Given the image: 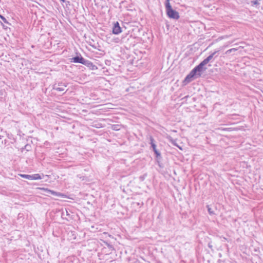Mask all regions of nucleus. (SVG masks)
Masks as SVG:
<instances>
[{
  "label": "nucleus",
  "mask_w": 263,
  "mask_h": 263,
  "mask_svg": "<svg viewBox=\"0 0 263 263\" xmlns=\"http://www.w3.org/2000/svg\"><path fill=\"white\" fill-rule=\"evenodd\" d=\"M202 70L197 66H195L183 80V85H186L193 80L201 76Z\"/></svg>",
  "instance_id": "f257e3e1"
},
{
  "label": "nucleus",
  "mask_w": 263,
  "mask_h": 263,
  "mask_svg": "<svg viewBox=\"0 0 263 263\" xmlns=\"http://www.w3.org/2000/svg\"><path fill=\"white\" fill-rule=\"evenodd\" d=\"M170 0H165L164 5L167 16L173 20H178L180 17L178 12L174 10L170 3Z\"/></svg>",
  "instance_id": "f03ea898"
},
{
  "label": "nucleus",
  "mask_w": 263,
  "mask_h": 263,
  "mask_svg": "<svg viewBox=\"0 0 263 263\" xmlns=\"http://www.w3.org/2000/svg\"><path fill=\"white\" fill-rule=\"evenodd\" d=\"M76 53L77 55L76 57H74L69 59L70 62L80 63L83 65L86 59H85L80 53L77 52Z\"/></svg>",
  "instance_id": "7ed1b4c3"
},
{
  "label": "nucleus",
  "mask_w": 263,
  "mask_h": 263,
  "mask_svg": "<svg viewBox=\"0 0 263 263\" xmlns=\"http://www.w3.org/2000/svg\"><path fill=\"white\" fill-rule=\"evenodd\" d=\"M67 87V84L65 83L60 82L55 83L53 85V89L58 91H63Z\"/></svg>",
  "instance_id": "20e7f679"
},
{
  "label": "nucleus",
  "mask_w": 263,
  "mask_h": 263,
  "mask_svg": "<svg viewBox=\"0 0 263 263\" xmlns=\"http://www.w3.org/2000/svg\"><path fill=\"white\" fill-rule=\"evenodd\" d=\"M154 154L156 157L155 160L158 165L160 167L162 168L163 167V164L161 163L162 157L161 156L160 152L158 150L157 151L154 152Z\"/></svg>",
  "instance_id": "39448f33"
},
{
  "label": "nucleus",
  "mask_w": 263,
  "mask_h": 263,
  "mask_svg": "<svg viewBox=\"0 0 263 263\" xmlns=\"http://www.w3.org/2000/svg\"><path fill=\"white\" fill-rule=\"evenodd\" d=\"M112 32L114 34H119L122 32L121 27L120 26L118 22H116L114 23Z\"/></svg>",
  "instance_id": "423d86ee"
},
{
  "label": "nucleus",
  "mask_w": 263,
  "mask_h": 263,
  "mask_svg": "<svg viewBox=\"0 0 263 263\" xmlns=\"http://www.w3.org/2000/svg\"><path fill=\"white\" fill-rule=\"evenodd\" d=\"M41 189L45 190L47 194H48V195L51 194L53 196H57V197H63L65 196V195H64L63 194H62L61 193L57 192H55V191H54L52 190H49L48 189L42 188Z\"/></svg>",
  "instance_id": "0eeeda50"
},
{
  "label": "nucleus",
  "mask_w": 263,
  "mask_h": 263,
  "mask_svg": "<svg viewBox=\"0 0 263 263\" xmlns=\"http://www.w3.org/2000/svg\"><path fill=\"white\" fill-rule=\"evenodd\" d=\"M219 51L220 50H217L212 52L207 58H206L205 60L208 63L212 62V60L215 59L216 58L218 57Z\"/></svg>",
  "instance_id": "6e6552de"
},
{
  "label": "nucleus",
  "mask_w": 263,
  "mask_h": 263,
  "mask_svg": "<svg viewBox=\"0 0 263 263\" xmlns=\"http://www.w3.org/2000/svg\"><path fill=\"white\" fill-rule=\"evenodd\" d=\"M88 68H89L90 70H96L98 69V67L96 65H94L91 61L86 60L84 64Z\"/></svg>",
  "instance_id": "1a4fd4ad"
},
{
  "label": "nucleus",
  "mask_w": 263,
  "mask_h": 263,
  "mask_svg": "<svg viewBox=\"0 0 263 263\" xmlns=\"http://www.w3.org/2000/svg\"><path fill=\"white\" fill-rule=\"evenodd\" d=\"M149 140H150L149 144H151V147L153 149V152H154L155 151H158V149L156 148L157 145L156 144L155 140L154 139V138L151 136H149Z\"/></svg>",
  "instance_id": "9d476101"
},
{
  "label": "nucleus",
  "mask_w": 263,
  "mask_h": 263,
  "mask_svg": "<svg viewBox=\"0 0 263 263\" xmlns=\"http://www.w3.org/2000/svg\"><path fill=\"white\" fill-rule=\"evenodd\" d=\"M208 63L206 62V61L204 59L199 64L197 65L198 67L200 69V70H202V71H204L206 70L207 69L206 67H205L204 66L206 65Z\"/></svg>",
  "instance_id": "9b49d317"
},
{
  "label": "nucleus",
  "mask_w": 263,
  "mask_h": 263,
  "mask_svg": "<svg viewBox=\"0 0 263 263\" xmlns=\"http://www.w3.org/2000/svg\"><path fill=\"white\" fill-rule=\"evenodd\" d=\"M61 217L63 219H66L67 220H68L69 218H70V215L68 213V212L67 211V210H65V211H63L61 214Z\"/></svg>",
  "instance_id": "f8f14e48"
},
{
  "label": "nucleus",
  "mask_w": 263,
  "mask_h": 263,
  "mask_svg": "<svg viewBox=\"0 0 263 263\" xmlns=\"http://www.w3.org/2000/svg\"><path fill=\"white\" fill-rule=\"evenodd\" d=\"M42 179V177L39 174H34L31 175V180H35Z\"/></svg>",
  "instance_id": "ddd939ff"
},
{
  "label": "nucleus",
  "mask_w": 263,
  "mask_h": 263,
  "mask_svg": "<svg viewBox=\"0 0 263 263\" xmlns=\"http://www.w3.org/2000/svg\"><path fill=\"white\" fill-rule=\"evenodd\" d=\"M111 128L114 130L118 131L121 128V125L112 124L111 125Z\"/></svg>",
  "instance_id": "4468645a"
},
{
  "label": "nucleus",
  "mask_w": 263,
  "mask_h": 263,
  "mask_svg": "<svg viewBox=\"0 0 263 263\" xmlns=\"http://www.w3.org/2000/svg\"><path fill=\"white\" fill-rule=\"evenodd\" d=\"M21 177L27 179L29 180H31V175H27V174H18Z\"/></svg>",
  "instance_id": "2eb2a0df"
},
{
  "label": "nucleus",
  "mask_w": 263,
  "mask_h": 263,
  "mask_svg": "<svg viewBox=\"0 0 263 263\" xmlns=\"http://www.w3.org/2000/svg\"><path fill=\"white\" fill-rule=\"evenodd\" d=\"M237 50H238V48H231V49H229L227 51H226L225 52V54H229L233 52L237 51Z\"/></svg>",
  "instance_id": "dca6fc26"
},
{
  "label": "nucleus",
  "mask_w": 263,
  "mask_h": 263,
  "mask_svg": "<svg viewBox=\"0 0 263 263\" xmlns=\"http://www.w3.org/2000/svg\"><path fill=\"white\" fill-rule=\"evenodd\" d=\"M167 139L169 140V141L172 143V144H173L175 146H177V144H176V140H174L172 137L169 136Z\"/></svg>",
  "instance_id": "f3484780"
},
{
  "label": "nucleus",
  "mask_w": 263,
  "mask_h": 263,
  "mask_svg": "<svg viewBox=\"0 0 263 263\" xmlns=\"http://www.w3.org/2000/svg\"><path fill=\"white\" fill-rule=\"evenodd\" d=\"M207 209H208V211L209 212V213L211 215H214L215 213L213 211V210L210 207V206L209 205H207Z\"/></svg>",
  "instance_id": "a211bd4d"
},
{
  "label": "nucleus",
  "mask_w": 263,
  "mask_h": 263,
  "mask_svg": "<svg viewBox=\"0 0 263 263\" xmlns=\"http://www.w3.org/2000/svg\"><path fill=\"white\" fill-rule=\"evenodd\" d=\"M261 0H254V1H252L251 2V4L252 6L253 5H256V6L259 5V1H260Z\"/></svg>",
  "instance_id": "6ab92c4d"
},
{
  "label": "nucleus",
  "mask_w": 263,
  "mask_h": 263,
  "mask_svg": "<svg viewBox=\"0 0 263 263\" xmlns=\"http://www.w3.org/2000/svg\"><path fill=\"white\" fill-rule=\"evenodd\" d=\"M147 176V174L145 173L143 175L139 176V179L141 181H143Z\"/></svg>",
  "instance_id": "aec40b11"
},
{
  "label": "nucleus",
  "mask_w": 263,
  "mask_h": 263,
  "mask_svg": "<svg viewBox=\"0 0 263 263\" xmlns=\"http://www.w3.org/2000/svg\"><path fill=\"white\" fill-rule=\"evenodd\" d=\"M0 18L6 24H9V22L7 20V19L3 15H0Z\"/></svg>",
  "instance_id": "412c9836"
},
{
  "label": "nucleus",
  "mask_w": 263,
  "mask_h": 263,
  "mask_svg": "<svg viewBox=\"0 0 263 263\" xmlns=\"http://www.w3.org/2000/svg\"><path fill=\"white\" fill-rule=\"evenodd\" d=\"M106 244L108 248L111 249H114V247H113L112 245L109 244L108 242H106Z\"/></svg>",
  "instance_id": "4be33fe9"
},
{
  "label": "nucleus",
  "mask_w": 263,
  "mask_h": 263,
  "mask_svg": "<svg viewBox=\"0 0 263 263\" xmlns=\"http://www.w3.org/2000/svg\"><path fill=\"white\" fill-rule=\"evenodd\" d=\"M89 45L90 46H91V47H92L93 48L97 49V46H96V45L95 44H93L92 42H89Z\"/></svg>",
  "instance_id": "5701e85b"
},
{
  "label": "nucleus",
  "mask_w": 263,
  "mask_h": 263,
  "mask_svg": "<svg viewBox=\"0 0 263 263\" xmlns=\"http://www.w3.org/2000/svg\"><path fill=\"white\" fill-rule=\"evenodd\" d=\"M208 246L209 248H210V249H211L212 250H213L212 249V247H213V246L212 245V242H210L208 243Z\"/></svg>",
  "instance_id": "b1692460"
},
{
  "label": "nucleus",
  "mask_w": 263,
  "mask_h": 263,
  "mask_svg": "<svg viewBox=\"0 0 263 263\" xmlns=\"http://www.w3.org/2000/svg\"><path fill=\"white\" fill-rule=\"evenodd\" d=\"M121 41L122 42H126V37H123L122 38Z\"/></svg>",
  "instance_id": "393cba45"
},
{
  "label": "nucleus",
  "mask_w": 263,
  "mask_h": 263,
  "mask_svg": "<svg viewBox=\"0 0 263 263\" xmlns=\"http://www.w3.org/2000/svg\"><path fill=\"white\" fill-rule=\"evenodd\" d=\"M130 263H141L139 260L136 259L134 260L133 262H132Z\"/></svg>",
  "instance_id": "a878e982"
},
{
  "label": "nucleus",
  "mask_w": 263,
  "mask_h": 263,
  "mask_svg": "<svg viewBox=\"0 0 263 263\" xmlns=\"http://www.w3.org/2000/svg\"><path fill=\"white\" fill-rule=\"evenodd\" d=\"M218 262L219 263H227L224 260H219Z\"/></svg>",
  "instance_id": "bb28decb"
},
{
  "label": "nucleus",
  "mask_w": 263,
  "mask_h": 263,
  "mask_svg": "<svg viewBox=\"0 0 263 263\" xmlns=\"http://www.w3.org/2000/svg\"><path fill=\"white\" fill-rule=\"evenodd\" d=\"M222 238L223 239L222 241H223V240H227V239L224 237H222Z\"/></svg>",
  "instance_id": "cd10ccee"
},
{
  "label": "nucleus",
  "mask_w": 263,
  "mask_h": 263,
  "mask_svg": "<svg viewBox=\"0 0 263 263\" xmlns=\"http://www.w3.org/2000/svg\"><path fill=\"white\" fill-rule=\"evenodd\" d=\"M4 137L3 136L0 135V140L2 139V138Z\"/></svg>",
  "instance_id": "c85d7f7f"
},
{
  "label": "nucleus",
  "mask_w": 263,
  "mask_h": 263,
  "mask_svg": "<svg viewBox=\"0 0 263 263\" xmlns=\"http://www.w3.org/2000/svg\"><path fill=\"white\" fill-rule=\"evenodd\" d=\"M129 37H130V39H133V38L132 37V35H129Z\"/></svg>",
  "instance_id": "c756f323"
},
{
  "label": "nucleus",
  "mask_w": 263,
  "mask_h": 263,
  "mask_svg": "<svg viewBox=\"0 0 263 263\" xmlns=\"http://www.w3.org/2000/svg\"><path fill=\"white\" fill-rule=\"evenodd\" d=\"M62 2H65V0H60Z\"/></svg>",
  "instance_id": "7c9ffc66"
},
{
  "label": "nucleus",
  "mask_w": 263,
  "mask_h": 263,
  "mask_svg": "<svg viewBox=\"0 0 263 263\" xmlns=\"http://www.w3.org/2000/svg\"><path fill=\"white\" fill-rule=\"evenodd\" d=\"M223 130H228V128H224Z\"/></svg>",
  "instance_id": "2f4dec72"
},
{
  "label": "nucleus",
  "mask_w": 263,
  "mask_h": 263,
  "mask_svg": "<svg viewBox=\"0 0 263 263\" xmlns=\"http://www.w3.org/2000/svg\"><path fill=\"white\" fill-rule=\"evenodd\" d=\"M0 15H2L1 14H0Z\"/></svg>",
  "instance_id": "473e14b6"
}]
</instances>
